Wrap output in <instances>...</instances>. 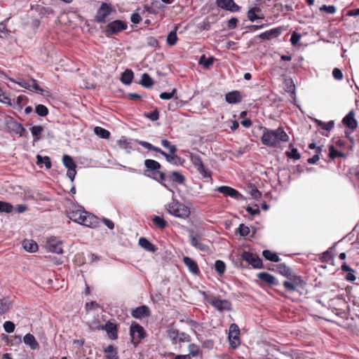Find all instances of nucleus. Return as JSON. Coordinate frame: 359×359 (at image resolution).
Masks as SVG:
<instances>
[{
    "label": "nucleus",
    "mask_w": 359,
    "mask_h": 359,
    "mask_svg": "<svg viewBox=\"0 0 359 359\" xmlns=\"http://www.w3.org/2000/svg\"><path fill=\"white\" fill-rule=\"evenodd\" d=\"M241 258L255 269L263 268L262 259L256 255L250 252L244 251L241 254Z\"/></svg>",
    "instance_id": "10"
},
{
    "label": "nucleus",
    "mask_w": 359,
    "mask_h": 359,
    "mask_svg": "<svg viewBox=\"0 0 359 359\" xmlns=\"http://www.w3.org/2000/svg\"><path fill=\"white\" fill-rule=\"evenodd\" d=\"M133 79V72L130 69H126L121 75V81L123 83L129 85Z\"/></svg>",
    "instance_id": "30"
},
{
    "label": "nucleus",
    "mask_w": 359,
    "mask_h": 359,
    "mask_svg": "<svg viewBox=\"0 0 359 359\" xmlns=\"http://www.w3.org/2000/svg\"><path fill=\"white\" fill-rule=\"evenodd\" d=\"M191 339L190 336L185 333V332H179V337H178V341L179 342H188Z\"/></svg>",
    "instance_id": "59"
},
{
    "label": "nucleus",
    "mask_w": 359,
    "mask_h": 359,
    "mask_svg": "<svg viewBox=\"0 0 359 359\" xmlns=\"http://www.w3.org/2000/svg\"><path fill=\"white\" fill-rule=\"evenodd\" d=\"M241 93L238 90L228 93L225 96L226 101L229 104H238L242 101Z\"/></svg>",
    "instance_id": "20"
},
{
    "label": "nucleus",
    "mask_w": 359,
    "mask_h": 359,
    "mask_svg": "<svg viewBox=\"0 0 359 359\" xmlns=\"http://www.w3.org/2000/svg\"><path fill=\"white\" fill-rule=\"evenodd\" d=\"M104 330L110 339H116L117 338V327L114 323L111 322L107 323L104 326Z\"/></svg>",
    "instance_id": "24"
},
{
    "label": "nucleus",
    "mask_w": 359,
    "mask_h": 359,
    "mask_svg": "<svg viewBox=\"0 0 359 359\" xmlns=\"http://www.w3.org/2000/svg\"><path fill=\"white\" fill-rule=\"evenodd\" d=\"M183 262L192 273L198 274L199 273L198 264L194 259L189 257H184L183 258Z\"/></svg>",
    "instance_id": "22"
},
{
    "label": "nucleus",
    "mask_w": 359,
    "mask_h": 359,
    "mask_svg": "<svg viewBox=\"0 0 359 359\" xmlns=\"http://www.w3.org/2000/svg\"><path fill=\"white\" fill-rule=\"evenodd\" d=\"M139 245L141 248L151 252H155L157 250V248L154 244L144 237H141L139 239Z\"/></svg>",
    "instance_id": "23"
},
{
    "label": "nucleus",
    "mask_w": 359,
    "mask_h": 359,
    "mask_svg": "<svg viewBox=\"0 0 359 359\" xmlns=\"http://www.w3.org/2000/svg\"><path fill=\"white\" fill-rule=\"evenodd\" d=\"M113 9L110 4L102 3L97 11L95 20L98 23H104L107 18L111 14Z\"/></svg>",
    "instance_id": "8"
},
{
    "label": "nucleus",
    "mask_w": 359,
    "mask_h": 359,
    "mask_svg": "<svg viewBox=\"0 0 359 359\" xmlns=\"http://www.w3.org/2000/svg\"><path fill=\"white\" fill-rule=\"evenodd\" d=\"M166 210L171 215L183 219H187L191 214L189 207L175 199L166 205Z\"/></svg>",
    "instance_id": "3"
},
{
    "label": "nucleus",
    "mask_w": 359,
    "mask_h": 359,
    "mask_svg": "<svg viewBox=\"0 0 359 359\" xmlns=\"http://www.w3.org/2000/svg\"><path fill=\"white\" fill-rule=\"evenodd\" d=\"M10 308L9 304L6 299H0V315L6 312Z\"/></svg>",
    "instance_id": "56"
},
{
    "label": "nucleus",
    "mask_w": 359,
    "mask_h": 359,
    "mask_svg": "<svg viewBox=\"0 0 359 359\" xmlns=\"http://www.w3.org/2000/svg\"><path fill=\"white\" fill-rule=\"evenodd\" d=\"M169 177L172 181L180 184H183L185 180L184 177L177 171L172 172Z\"/></svg>",
    "instance_id": "35"
},
{
    "label": "nucleus",
    "mask_w": 359,
    "mask_h": 359,
    "mask_svg": "<svg viewBox=\"0 0 359 359\" xmlns=\"http://www.w3.org/2000/svg\"><path fill=\"white\" fill-rule=\"evenodd\" d=\"M257 277L260 280L269 285H276L278 283L275 277L267 272L259 273Z\"/></svg>",
    "instance_id": "21"
},
{
    "label": "nucleus",
    "mask_w": 359,
    "mask_h": 359,
    "mask_svg": "<svg viewBox=\"0 0 359 359\" xmlns=\"http://www.w3.org/2000/svg\"><path fill=\"white\" fill-rule=\"evenodd\" d=\"M168 337L172 341V344L178 342L179 331L176 329H170L167 331Z\"/></svg>",
    "instance_id": "40"
},
{
    "label": "nucleus",
    "mask_w": 359,
    "mask_h": 359,
    "mask_svg": "<svg viewBox=\"0 0 359 359\" xmlns=\"http://www.w3.org/2000/svg\"><path fill=\"white\" fill-rule=\"evenodd\" d=\"M152 221L154 224L161 229H163L166 226V222L161 217L154 216Z\"/></svg>",
    "instance_id": "43"
},
{
    "label": "nucleus",
    "mask_w": 359,
    "mask_h": 359,
    "mask_svg": "<svg viewBox=\"0 0 359 359\" xmlns=\"http://www.w3.org/2000/svg\"><path fill=\"white\" fill-rule=\"evenodd\" d=\"M106 357L109 359H117L116 351L112 346H109L105 350Z\"/></svg>",
    "instance_id": "50"
},
{
    "label": "nucleus",
    "mask_w": 359,
    "mask_h": 359,
    "mask_svg": "<svg viewBox=\"0 0 359 359\" xmlns=\"http://www.w3.org/2000/svg\"><path fill=\"white\" fill-rule=\"evenodd\" d=\"M139 144L151 151H154L158 153H160V151H161V149L160 148L155 147L151 143L146 141H140Z\"/></svg>",
    "instance_id": "48"
},
{
    "label": "nucleus",
    "mask_w": 359,
    "mask_h": 359,
    "mask_svg": "<svg viewBox=\"0 0 359 359\" xmlns=\"http://www.w3.org/2000/svg\"><path fill=\"white\" fill-rule=\"evenodd\" d=\"M155 175L156 177H154V179L158 180V182H161V184L164 187H167L166 184L163 183V181H165V175L159 170Z\"/></svg>",
    "instance_id": "58"
},
{
    "label": "nucleus",
    "mask_w": 359,
    "mask_h": 359,
    "mask_svg": "<svg viewBox=\"0 0 359 359\" xmlns=\"http://www.w3.org/2000/svg\"><path fill=\"white\" fill-rule=\"evenodd\" d=\"M189 355H191L193 357H196L199 355L200 353V349L199 347L196 344H190L189 346Z\"/></svg>",
    "instance_id": "53"
},
{
    "label": "nucleus",
    "mask_w": 359,
    "mask_h": 359,
    "mask_svg": "<svg viewBox=\"0 0 359 359\" xmlns=\"http://www.w3.org/2000/svg\"><path fill=\"white\" fill-rule=\"evenodd\" d=\"M354 116L353 111H349L342 119L343 124L351 130L355 129L358 126V122Z\"/></svg>",
    "instance_id": "17"
},
{
    "label": "nucleus",
    "mask_w": 359,
    "mask_h": 359,
    "mask_svg": "<svg viewBox=\"0 0 359 359\" xmlns=\"http://www.w3.org/2000/svg\"><path fill=\"white\" fill-rule=\"evenodd\" d=\"M24 249L29 252H34L38 250L37 243L32 240H25L22 242Z\"/></svg>",
    "instance_id": "28"
},
{
    "label": "nucleus",
    "mask_w": 359,
    "mask_h": 359,
    "mask_svg": "<svg viewBox=\"0 0 359 359\" xmlns=\"http://www.w3.org/2000/svg\"><path fill=\"white\" fill-rule=\"evenodd\" d=\"M216 4L218 7L231 12H236L239 10V6L233 0H216Z\"/></svg>",
    "instance_id": "15"
},
{
    "label": "nucleus",
    "mask_w": 359,
    "mask_h": 359,
    "mask_svg": "<svg viewBox=\"0 0 359 359\" xmlns=\"http://www.w3.org/2000/svg\"><path fill=\"white\" fill-rule=\"evenodd\" d=\"M208 302L213 307L219 311H230L231 309V304L228 300L213 297Z\"/></svg>",
    "instance_id": "12"
},
{
    "label": "nucleus",
    "mask_w": 359,
    "mask_h": 359,
    "mask_svg": "<svg viewBox=\"0 0 359 359\" xmlns=\"http://www.w3.org/2000/svg\"><path fill=\"white\" fill-rule=\"evenodd\" d=\"M301 38V35L298 34L297 32H293L291 38H290V42L292 45H296L297 42L299 41Z\"/></svg>",
    "instance_id": "63"
},
{
    "label": "nucleus",
    "mask_w": 359,
    "mask_h": 359,
    "mask_svg": "<svg viewBox=\"0 0 359 359\" xmlns=\"http://www.w3.org/2000/svg\"><path fill=\"white\" fill-rule=\"evenodd\" d=\"M6 125L9 130L18 135L20 137L27 136V130L20 123L15 120L11 119L7 121Z\"/></svg>",
    "instance_id": "13"
},
{
    "label": "nucleus",
    "mask_w": 359,
    "mask_h": 359,
    "mask_svg": "<svg viewBox=\"0 0 359 359\" xmlns=\"http://www.w3.org/2000/svg\"><path fill=\"white\" fill-rule=\"evenodd\" d=\"M320 10L321 11H325L330 14H333L336 12V8L334 6L323 5L322 7H320Z\"/></svg>",
    "instance_id": "61"
},
{
    "label": "nucleus",
    "mask_w": 359,
    "mask_h": 359,
    "mask_svg": "<svg viewBox=\"0 0 359 359\" xmlns=\"http://www.w3.org/2000/svg\"><path fill=\"white\" fill-rule=\"evenodd\" d=\"M67 215L72 221L87 227L95 228L98 225L97 217L80 208L67 211Z\"/></svg>",
    "instance_id": "1"
},
{
    "label": "nucleus",
    "mask_w": 359,
    "mask_h": 359,
    "mask_svg": "<svg viewBox=\"0 0 359 359\" xmlns=\"http://www.w3.org/2000/svg\"><path fill=\"white\" fill-rule=\"evenodd\" d=\"M161 145L167 148L169 150V152L172 154H174L177 151V147L175 145L172 144L170 142H169L168 140H161Z\"/></svg>",
    "instance_id": "42"
},
{
    "label": "nucleus",
    "mask_w": 359,
    "mask_h": 359,
    "mask_svg": "<svg viewBox=\"0 0 359 359\" xmlns=\"http://www.w3.org/2000/svg\"><path fill=\"white\" fill-rule=\"evenodd\" d=\"M130 334L131 337V341L135 345L139 344V342L145 337V332L144 328L137 324L133 323L130 325Z\"/></svg>",
    "instance_id": "5"
},
{
    "label": "nucleus",
    "mask_w": 359,
    "mask_h": 359,
    "mask_svg": "<svg viewBox=\"0 0 359 359\" xmlns=\"http://www.w3.org/2000/svg\"><path fill=\"white\" fill-rule=\"evenodd\" d=\"M177 41V31L176 29L173 31H171L168 36H167V43L169 46H174Z\"/></svg>",
    "instance_id": "41"
},
{
    "label": "nucleus",
    "mask_w": 359,
    "mask_h": 359,
    "mask_svg": "<svg viewBox=\"0 0 359 359\" xmlns=\"http://www.w3.org/2000/svg\"><path fill=\"white\" fill-rule=\"evenodd\" d=\"M131 315L135 318L141 319L149 316L151 315V311L147 306L142 305L133 309L131 312Z\"/></svg>",
    "instance_id": "16"
},
{
    "label": "nucleus",
    "mask_w": 359,
    "mask_h": 359,
    "mask_svg": "<svg viewBox=\"0 0 359 359\" xmlns=\"http://www.w3.org/2000/svg\"><path fill=\"white\" fill-rule=\"evenodd\" d=\"M280 27L273 28L269 31H266L260 34L258 37L263 40H270L273 37H277L281 34Z\"/></svg>",
    "instance_id": "18"
},
{
    "label": "nucleus",
    "mask_w": 359,
    "mask_h": 359,
    "mask_svg": "<svg viewBox=\"0 0 359 359\" xmlns=\"http://www.w3.org/2000/svg\"><path fill=\"white\" fill-rule=\"evenodd\" d=\"M261 140L262 144L268 147H275L280 142H287L289 140V136L281 127H279L276 130L264 128Z\"/></svg>",
    "instance_id": "2"
},
{
    "label": "nucleus",
    "mask_w": 359,
    "mask_h": 359,
    "mask_svg": "<svg viewBox=\"0 0 359 359\" xmlns=\"http://www.w3.org/2000/svg\"><path fill=\"white\" fill-rule=\"evenodd\" d=\"M36 113L40 116H46L48 114V108L43 104H38L35 109Z\"/></svg>",
    "instance_id": "47"
},
{
    "label": "nucleus",
    "mask_w": 359,
    "mask_h": 359,
    "mask_svg": "<svg viewBox=\"0 0 359 359\" xmlns=\"http://www.w3.org/2000/svg\"><path fill=\"white\" fill-rule=\"evenodd\" d=\"M215 271L219 275H222L226 269V266L222 260H217L215 264Z\"/></svg>",
    "instance_id": "46"
},
{
    "label": "nucleus",
    "mask_w": 359,
    "mask_h": 359,
    "mask_svg": "<svg viewBox=\"0 0 359 359\" xmlns=\"http://www.w3.org/2000/svg\"><path fill=\"white\" fill-rule=\"evenodd\" d=\"M214 61L213 57H208L206 58L204 55L201 56L199 60V64L202 65L203 67L205 69H208L211 65H212Z\"/></svg>",
    "instance_id": "39"
},
{
    "label": "nucleus",
    "mask_w": 359,
    "mask_h": 359,
    "mask_svg": "<svg viewBox=\"0 0 359 359\" xmlns=\"http://www.w3.org/2000/svg\"><path fill=\"white\" fill-rule=\"evenodd\" d=\"M14 207L10 203L0 201V212L11 213Z\"/></svg>",
    "instance_id": "37"
},
{
    "label": "nucleus",
    "mask_w": 359,
    "mask_h": 359,
    "mask_svg": "<svg viewBox=\"0 0 359 359\" xmlns=\"http://www.w3.org/2000/svg\"><path fill=\"white\" fill-rule=\"evenodd\" d=\"M329 151V156L332 159H334L337 157H344L345 156L343 152L337 151L333 145L330 146Z\"/></svg>",
    "instance_id": "44"
},
{
    "label": "nucleus",
    "mask_w": 359,
    "mask_h": 359,
    "mask_svg": "<svg viewBox=\"0 0 359 359\" xmlns=\"http://www.w3.org/2000/svg\"><path fill=\"white\" fill-rule=\"evenodd\" d=\"M10 81L13 83H17L20 87L27 89L30 91H36L40 93L43 92V90L38 85L37 81L32 79L29 81H27L23 79H20L19 81H15L13 79L8 78Z\"/></svg>",
    "instance_id": "6"
},
{
    "label": "nucleus",
    "mask_w": 359,
    "mask_h": 359,
    "mask_svg": "<svg viewBox=\"0 0 359 359\" xmlns=\"http://www.w3.org/2000/svg\"><path fill=\"white\" fill-rule=\"evenodd\" d=\"M37 159V164H42L44 163L46 168H50L51 167V162L50 159L48 156H41L40 155H37L36 156Z\"/></svg>",
    "instance_id": "45"
},
{
    "label": "nucleus",
    "mask_w": 359,
    "mask_h": 359,
    "mask_svg": "<svg viewBox=\"0 0 359 359\" xmlns=\"http://www.w3.org/2000/svg\"><path fill=\"white\" fill-rule=\"evenodd\" d=\"M94 133L97 136H99L100 137L103 138V139H108L110 136L109 131H108L107 130H106L102 127H100V126L95 127Z\"/></svg>",
    "instance_id": "34"
},
{
    "label": "nucleus",
    "mask_w": 359,
    "mask_h": 359,
    "mask_svg": "<svg viewBox=\"0 0 359 359\" xmlns=\"http://www.w3.org/2000/svg\"><path fill=\"white\" fill-rule=\"evenodd\" d=\"M238 20L236 18H231L227 24V27L229 29H233L236 27Z\"/></svg>",
    "instance_id": "62"
},
{
    "label": "nucleus",
    "mask_w": 359,
    "mask_h": 359,
    "mask_svg": "<svg viewBox=\"0 0 359 359\" xmlns=\"http://www.w3.org/2000/svg\"><path fill=\"white\" fill-rule=\"evenodd\" d=\"M29 130L34 137L33 142H38L41 138V133L43 131V127L41 126H34L31 127Z\"/></svg>",
    "instance_id": "27"
},
{
    "label": "nucleus",
    "mask_w": 359,
    "mask_h": 359,
    "mask_svg": "<svg viewBox=\"0 0 359 359\" xmlns=\"http://www.w3.org/2000/svg\"><path fill=\"white\" fill-rule=\"evenodd\" d=\"M277 270L281 275L285 276L286 278L293 275L291 269L285 264H280L277 267Z\"/></svg>",
    "instance_id": "32"
},
{
    "label": "nucleus",
    "mask_w": 359,
    "mask_h": 359,
    "mask_svg": "<svg viewBox=\"0 0 359 359\" xmlns=\"http://www.w3.org/2000/svg\"><path fill=\"white\" fill-rule=\"evenodd\" d=\"M332 76L337 81H341L343 79V74L339 68H334L333 69Z\"/></svg>",
    "instance_id": "60"
},
{
    "label": "nucleus",
    "mask_w": 359,
    "mask_h": 359,
    "mask_svg": "<svg viewBox=\"0 0 359 359\" xmlns=\"http://www.w3.org/2000/svg\"><path fill=\"white\" fill-rule=\"evenodd\" d=\"M190 160L194 167L197 169L198 172L203 176V177H210V175L208 170L205 168L202 158L200 155L197 154H191Z\"/></svg>",
    "instance_id": "7"
},
{
    "label": "nucleus",
    "mask_w": 359,
    "mask_h": 359,
    "mask_svg": "<svg viewBox=\"0 0 359 359\" xmlns=\"http://www.w3.org/2000/svg\"><path fill=\"white\" fill-rule=\"evenodd\" d=\"M4 328L8 333H11L15 330V324L11 321H6L4 324Z\"/></svg>",
    "instance_id": "57"
},
{
    "label": "nucleus",
    "mask_w": 359,
    "mask_h": 359,
    "mask_svg": "<svg viewBox=\"0 0 359 359\" xmlns=\"http://www.w3.org/2000/svg\"><path fill=\"white\" fill-rule=\"evenodd\" d=\"M24 343L28 345L32 349L36 350L39 348V343L36 340L34 335L28 333L23 338Z\"/></svg>",
    "instance_id": "25"
},
{
    "label": "nucleus",
    "mask_w": 359,
    "mask_h": 359,
    "mask_svg": "<svg viewBox=\"0 0 359 359\" xmlns=\"http://www.w3.org/2000/svg\"><path fill=\"white\" fill-rule=\"evenodd\" d=\"M285 154L288 158H293L294 160H298L301 157L297 149L296 148H292L290 151H286Z\"/></svg>",
    "instance_id": "52"
},
{
    "label": "nucleus",
    "mask_w": 359,
    "mask_h": 359,
    "mask_svg": "<svg viewBox=\"0 0 359 359\" xmlns=\"http://www.w3.org/2000/svg\"><path fill=\"white\" fill-rule=\"evenodd\" d=\"M238 232L241 236H246L250 233V228L243 224H241L238 228Z\"/></svg>",
    "instance_id": "54"
},
{
    "label": "nucleus",
    "mask_w": 359,
    "mask_h": 359,
    "mask_svg": "<svg viewBox=\"0 0 359 359\" xmlns=\"http://www.w3.org/2000/svg\"><path fill=\"white\" fill-rule=\"evenodd\" d=\"M261 9L259 7H254L250 8L248 12V18L251 22H254L257 19H263V16H259L257 13H260Z\"/></svg>",
    "instance_id": "31"
},
{
    "label": "nucleus",
    "mask_w": 359,
    "mask_h": 359,
    "mask_svg": "<svg viewBox=\"0 0 359 359\" xmlns=\"http://www.w3.org/2000/svg\"><path fill=\"white\" fill-rule=\"evenodd\" d=\"M141 85L145 88H149L153 86V80L151 76L147 74L144 73L142 75Z\"/></svg>",
    "instance_id": "38"
},
{
    "label": "nucleus",
    "mask_w": 359,
    "mask_h": 359,
    "mask_svg": "<svg viewBox=\"0 0 359 359\" xmlns=\"http://www.w3.org/2000/svg\"><path fill=\"white\" fill-rule=\"evenodd\" d=\"M250 195L252 198L258 199L261 197L262 194L257 188L254 187L250 190Z\"/></svg>",
    "instance_id": "64"
},
{
    "label": "nucleus",
    "mask_w": 359,
    "mask_h": 359,
    "mask_svg": "<svg viewBox=\"0 0 359 359\" xmlns=\"http://www.w3.org/2000/svg\"><path fill=\"white\" fill-rule=\"evenodd\" d=\"M62 162H63L64 165L67 169H71V168H74L76 167V165L75 162L74 161L73 158L69 155L65 154L63 156Z\"/></svg>",
    "instance_id": "36"
},
{
    "label": "nucleus",
    "mask_w": 359,
    "mask_h": 359,
    "mask_svg": "<svg viewBox=\"0 0 359 359\" xmlns=\"http://www.w3.org/2000/svg\"><path fill=\"white\" fill-rule=\"evenodd\" d=\"M144 116L152 121H157L159 118V112L157 109L148 113H144Z\"/></svg>",
    "instance_id": "51"
},
{
    "label": "nucleus",
    "mask_w": 359,
    "mask_h": 359,
    "mask_svg": "<svg viewBox=\"0 0 359 359\" xmlns=\"http://www.w3.org/2000/svg\"><path fill=\"white\" fill-rule=\"evenodd\" d=\"M177 93L176 89H173L171 92L167 93L163 92L160 94V98L162 100H170L175 97V93Z\"/></svg>",
    "instance_id": "55"
},
{
    "label": "nucleus",
    "mask_w": 359,
    "mask_h": 359,
    "mask_svg": "<svg viewBox=\"0 0 359 359\" xmlns=\"http://www.w3.org/2000/svg\"><path fill=\"white\" fill-rule=\"evenodd\" d=\"M262 255L266 259L271 262H278L280 261V258L278 255L269 250H264L262 252Z\"/></svg>",
    "instance_id": "33"
},
{
    "label": "nucleus",
    "mask_w": 359,
    "mask_h": 359,
    "mask_svg": "<svg viewBox=\"0 0 359 359\" xmlns=\"http://www.w3.org/2000/svg\"><path fill=\"white\" fill-rule=\"evenodd\" d=\"M128 25L125 21L121 20H114L109 22L106 26L104 33L107 36L116 34L121 31L126 30Z\"/></svg>",
    "instance_id": "4"
},
{
    "label": "nucleus",
    "mask_w": 359,
    "mask_h": 359,
    "mask_svg": "<svg viewBox=\"0 0 359 359\" xmlns=\"http://www.w3.org/2000/svg\"><path fill=\"white\" fill-rule=\"evenodd\" d=\"M287 278V280L283 282V286L289 292L296 291L298 287L301 286L304 283L301 277L295 274Z\"/></svg>",
    "instance_id": "9"
},
{
    "label": "nucleus",
    "mask_w": 359,
    "mask_h": 359,
    "mask_svg": "<svg viewBox=\"0 0 359 359\" xmlns=\"http://www.w3.org/2000/svg\"><path fill=\"white\" fill-rule=\"evenodd\" d=\"M145 167L155 175L161 168V164L154 160L147 159L144 161Z\"/></svg>",
    "instance_id": "26"
},
{
    "label": "nucleus",
    "mask_w": 359,
    "mask_h": 359,
    "mask_svg": "<svg viewBox=\"0 0 359 359\" xmlns=\"http://www.w3.org/2000/svg\"><path fill=\"white\" fill-rule=\"evenodd\" d=\"M160 154L163 155L165 158L166 161L169 163H175V161L179 159V157L177 155H175V154H172L170 153L169 154L163 151L162 149L161 151H160Z\"/></svg>",
    "instance_id": "49"
},
{
    "label": "nucleus",
    "mask_w": 359,
    "mask_h": 359,
    "mask_svg": "<svg viewBox=\"0 0 359 359\" xmlns=\"http://www.w3.org/2000/svg\"><path fill=\"white\" fill-rule=\"evenodd\" d=\"M216 190L218 191L219 193H221L225 196H230L231 198H234V199L239 200V199L243 198V196L242 194H241L235 189H233L231 187H229V186H221V187H217Z\"/></svg>",
    "instance_id": "14"
},
{
    "label": "nucleus",
    "mask_w": 359,
    "mask_h": 359,
    "mask_svg": "<svg viewBox=\"0 0 359 359\" xmlns=\"http://www.w3.org/2000/svg\"><path fill=\"white\" fill-rule=\"evenodd\" d=\"M240 330L236 324H231L229 327V341L231 347L236 348L240 344Z\"/></svg>",
    "instance_id": "11"
},
{
    "label": "nucleus",
    "mask_w": 359,
    "mask_h": 359,
    "mask_svg": "<svg viewBox=\"0 0 359 359\" xmlns=\"http://www.w3.org/2000/svg\"><path fill=\"white\" fill-rule=\"evenodd\" d=\"M61 242L48 241V248L51 252L56 254H62L63 250L61 247Z\"/></svg>",
    "instance_id": "29"
},
{
    "label": "nucleus",
    "mask_w": 359,
    "mask_h": 359,
    "mask_svg": "<svg viewBox=\"0 0 359 359\" xmlns=\"http://www.w3.org/2000/svg\"><path fill=\"white\" fill-rule=\"evenodd\" d=\"M191 235L189 236L190 238V243L191 245L194 247L195 248L199 250L202 252H207L208 250V247L203 244L201 240L196 236L193 234V231H191Z\"/></svg>",
    "instance_id": "19"
}]
</instances>
